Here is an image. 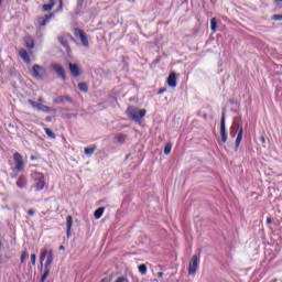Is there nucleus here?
I'll return each mask as SVG.
<instances>
[{
  "mask_svg": "<svg viewBox=\"0 0 282 282\" xmlns=\"http://www.w3.org/2000/svg\"><path fill=\"white\" fill-rule=\"evenodd\" d=\"M46 262L44 264V268H50L51 263H54V252L52 251V249L47 250V249H42L41 251V256H40V262L41 265H43V262Z\"/></svg>",
  "mask_w": 282,
  "mask_h": 282,
  "instance_id": "nucleus-2",
  "label": "nucleus"
},
{
  "mask_svg": "<svg viewBox=\"0 0 282 282\" xmlns=\"http://www.w3.org/2000/svg\"><path fill=\"white\" fill-rule=\"evenodd\" d=\"M37 111H44V113H50V111H52V108H50L48 106H45L43 104H40L37 106Z\"/></svg>",
  "mask_w": 282,
  "mask_h": 282,
  "instance_id": "nucleus-20",
  "label": "nucleus"
},
{
  "mask_svg": "<svg viewBox=\"0 0 282 282\" xmlns=\"http://www.w3.org/2000/svg\"><path fill=\"white\" fill-rule=\"evenodd\" d=\"M72 226H74V218L72 216L66 217V236L69 237L72 235Z\"/></svg>",
  "mask_w": 282,
  "mask_h": 282,
  "instance_id": "nucleus-14",
  "label": "nucleus"
},
{
  "mask_svg": "<svg viewBox=\"0 0 282 282\" xmlns=\"http://www.w3.org/2000/svg\"><path fill=\"white\" fill-rule=\"evenodd\" d=\"M48 276H50V267H44V273L42 274L40 282H45Z\"/></svg>",
  "mask_w": 282,
  "mask_h": 282,
  "instance_id": "nucleus-22",
  "label": "nucleus"
},
{
  "mask_svg": "<svg viewBox=\"0 0 282 282\" xmlns=\"http://www.w3.org/2000/svg\"><path fill=\"white\" fill-rule=\"evenodd\" d=\"M58 41L61 43V45H63V47H65V50H69V42H67V40H65V37L61 36L58 37Z\"/></svg>",
  "mask_w": 282,
  "mask_h": 282,
  "instance_id": "nucleus-23",
  "label": "nucleus"
},
{
  "mask_svg": "<svg viewBox=\"0 0 282 282\" xmlns=\"http://www.w3.org/2000/svg\"><path fill=\"white\" fill-rule=\"evenodd\" d=\"M169 87H177V74L171 73L167 77Z\"/></svg>",
  "mask_w": 282,
  "mask_h": 282,
  "instance_id": "nucleus-13",
  "label": "nucleus"
},
{
  "mask_svg": "<svg viewBox=\"0 0 282 282\" xmlns=\"http://www.w3.org/2000/svg\"><path fill=\"white\" fill-rule=\"evenodd\" d=\"M31 263H32V265H36V254L35 253L31 254Z\"/></svg>",
  "mask_w": 282,
  "mask_h": 282,
  "instance_id": "nucleus-33",
  "label": "nucleus"
},
{
  "mask_svg": "<svg viewBox=\"0 0 282 282\" xmlns=\"http://www.w3.org/2000/svg\"><path fill=\"white\" fill-rule=\"evenodd\" d=\"M24 43H25V47H28V50H34V39H32V36L26 35L24 37Z\"/></svg>",
  "mask_w": 282,
  "mask_h": 282,
  "instance_id": "nucleus-16",
  "label": "nucleus"
},
{
  "mask_svg": "<svg viewBox=\"0 0 282 282\" xmlns=\"http://www.w3.org/2000/svg\"><path fill=\"white\" fill-rule=\"evenodd\" d=\"M171 149H173V144L171 142L166 143L165 148H164V154L170 155L171 154Z\"/></svg>",
  "mask_w": 282,
  "mask_h": 282,
  "instance_id": "nucleus-26",
  "label": "nucleus"
},
{
  "mask_svg": "<svg viewBox=\"0 0 282 282\" xmlns=\"http://www.w3.org/2000/svg\"><path fill=\"white\" fill-rule=\"evenodd\" d=\"M51 67L52 70L55 72L59 78H62V80H67V75H65V68H63L61 64L54 63L51 65Z\"/></svg>",
  "mask_w": 282,
  "mask_h": 282,
  "instance_id": "nucleus-8",
  "label": "nucleus"
},
{
  "mask_svg": "<svg viewBox=\"0 0 282 282\" xmlns=\"http://www.w3.org/2000/svg\"><path fill=\"white\" fill-rule=\"evenodd\" d=\"M260 142H262V144H265V137H260Z\"/></svg>",
  "mask_w": 282,
  "mask_h": 282,
  "instance_id": "nucleus-38",
  "label": "nucleus"
},
{
  "mask_svg": "<svg viewBox=\"0 0 282 282\" xmlns=\"http://www.w3.org/2000/svg\"><path fill=\"white\" fill-rule=\"evenodd\" d=\"M164 91H166V88H161V89L159 90V94H164Z\"/></svg>",
  "mask_w": 282,
  "mask_h": 282,
  "instance_id": "nucleus-41",
  "label": "nucleus"
},
{
  "mask_svg": "<svg viewBox=\"0 0 282 282\" xmlns=\"http://www.w3.org/2000/svg\"><path fill=\"white\" fill-rule=\"evenodd\" d=\"M31 160H39V158H36L35 155H32Z\"/></svg>",
  "mask_w": 282,
  "mask_h": 282,
  "instance_id": "nucleus-43",
  "label": "nucleus"
},
{
  "mask_svg": "<svg viewBox=\"0 0 282 282\" xmlns=\"http://www.w3.org/2000/svg\"><path fill=\"white\" fill-rule=\"evenodd\" d=\"M54 102H56V105H61V104L65 102V97L59 96V97L54 99Z\"/></svg>",
  "mask_w": 282,
  "mask_h": 282,
  "instance_id": "nucleus-29",
  "label": "nucleus"
},
{
  "mask_svg": "<svg viewBox=\"0 0 282 282\" xmlns=\"http://www.w3.org/2000/svg\"><path fill=\"white\" fill-rule=\"evenodd\" d=\"M1 6H3V0H0V8H1Z\"/></svg>",
  "mask_w": 282,
  "mask_h": 282,
  "instance_id": "nucleus-48",
  "label": "nucleus"
},
{
  "mask_svg": "<svg viewBox=\"0 0 282 282\" xmlns=\"http://www.w3.org/2000/svg\"><path fill=\"white\" fill-rule=\"evenodd\" d=\"M210 28H212V31L217 32V18H212Z\"/></svg>",
  "mask_w": 282,
  "mask_h": 282,
  "instance_id": "nucleus-25",
  "label": "nucleus"
},
{
  "mask_svg": "<svg viewBox=\"0 0 282 282\" xmlns=\"http://www.w3.org/2000/svg\"><path fill=\"white\" fill-rule=\"evenodd\" d=\"M198 265H199V257H197V254H195L192 257V260L189 262L188 274L195 275L197 272Z\"/></svg>",
  "mask_w": 282,
  "mask_h": 282,
  "instance_id": "nucleus-7",
  "label": "nucleus"
},
{
  "mask_svg": "<svg viewBox=\"0 0 282 282\" xmlns=\"http://www.w3.org/2000/svg\"><path fill=\"white\" fill-rule=\"evenodd\" d=\"M99 282H109L108 278H102Z\"/></svg>",
  "mask_w": 282,
  "mask_h": 282,
  "instance_id": "nucleus-40",
  "label": "nucleus"
},
{
  "mask_svg": "<svg viewBox=\"0 0 282 282\" xmlns=\"http://www.w3.org/2000/svg\"><path fill=\"white\" fill-rule=\"evenodd\" d=\"M29 105H31V107H33L34 109H39L40 104L34 100L29 99Z\"/></svg>",
  "mask_w": 282,
  "mask_h": 282,
  "instance_id": "nucleus-32",
  "label": "nucleus"
},
{
  "mask_svg": "<svg viewBox=\"0 0 282 282\" xmlns=\"http://www.w3.org/2000/svg\"><path fill=\"white\" fill-rule=\"evenodd\" d=\"M267 224H272V218L268 217L267 218Z\"/></svg>",
  "mask_w": 282,
  "mask_h": 282,
  "instance_id": "nucleus-42",
  "label": "nucleus"
},
{
  "mask_svg": "<svg viewBox=\"0 0 282 282\" xmlns=\"http://www.w3.org/2000/svg\"><path fill=\"white\" fill-rule=\"evenodd\" d=\"M78 6H83V0H78Z\"/></svg>",
  "mask_w": 282,
  "mask_h": 282,
  "instance_id": "nucleus-44",
  "label": "nucleus"
},
{
  "mask_svg": "<svg viewBox=\"0 0 282 282\" xmlns=\"http://www.w3.org/2000/svg\"><path fill=\"white\" fill-rule=\"evenodd\" d=\"M65 100H66L67 102H72V97H69V95H65V96H64V102H65Z\"/></svg>",
  "mask_w": 282,
  "mask_h": 282,
  "instance_id": "nucleus-35",
  "label": "nucleus"
},
{
  "mask_svg": "<svg viewBox=\"0 0 282 282\" xmlns=\"http://www.w3.org/2000/svg\"><path fill=\"white\" fill-rule=\"evenodd\" d=\"M115 140L119 144H124V140H127V134L119 133L116 135Z\"/></svg>",
  "mask_w": 282,
  "mask_h": 282,
  "instance_id": "nucleus-19",
  "label": "nucleus"
},
{
  "mask_svg": "<svg viewBox=\"0 0 282 282\" xmlns=\"http://www.w3.org/2000/svg\"><path fill=\"white\" fill-rule=\"evenodd\" d=\"M219 144H226L228 142V132L226 131V112H223L220 119V140Z\"/></svg>",
  "mask_w": 282,
  "mask_h": 282,
  "instance_id": "nucleus-3",
  "label": "nucleus"
},
{
  "mask_svg": "<svg viewBox=\"0 0 282 282\" xmlns=\"http://www.w3.org/2000/svg\"><path fill=\"white\" fill-rule=\"evenodd\" d=\"M44 131L48 138H52L53 140L56 138V134L52 131V129L45 128Z\"/></svg>",
  "mask_w": 282,
  "mask_h": 282,
  "instance_id": "nucleus-27",
  "label": "nucleus"
},
{
  "mask_svg": "<svg viewBox=\"0 0 282 282\" xmlns=\"http://www.w3.org/2000/svg\"><path fill=\"white\" fill-rule=\"evenodd\" d=\"M36 191H43L45 188V176L41 172L34 174Z\"/></svg>",
  "mask_w": 282,
  "mask_h": 282,
  "instance_id": "nucleus-5",
  "label": "nucleus"
},
{
  "mask_svg": "<svg viewBox=\"0 0 282 282\" xmlns=\"http://www.w3.org/2000/svg\"><path fill=\"white\" fill-rule=\"evenodd\" d=\"M52 17H54L53 13L51 14H45L42 18H37V24L40 28H45V25H47V23H50V19H52Z\"/></svg>",
  "mask_w": 282,
  "mask_h": 282,
  "instance_id": "nucleus-11",
  "label": "nucleus"
},
{
  "mask_svg": "<svg viewBox=\"0 0 282 282\" xmlns=\"http://www.w3.org/2000/svg\"><path fill=\"white\" fill-rule=\"evenodd\" d=\"M17 186H19V188H25V186H28V178H25V176H20Z\"/></svg>",
  "mask_w": 282,
  "mask_h": 282,
  "instance_id": "nucleus-17",
  "label": "nucleus"
},
{
  "mask_svg": "<svg viewBox=\"0 0 282 282\" xmlns=\"http://www.w3.org/2000/svg\"><path fill=\"white\" fill-rule=\"evenodd\" d=\"M30 254H28V250H24L21 254V263H23Z\"/></svg>",
  "mask_w": 282,
  "mask_h": 282,
  "instance_id": "nucleus-30",
  "label": "nucleus"
},
{
  "mask_svg": "<svg viewBox=\"0 0 282 282\" xmlns=\"http://www.w3.org/2000/svg\"><path fill=\"white\" fill-rule=\"evenodd\" d=\"M94 151H96V145H94L93 148H85L84 153L86 155H94Z\"/></svg>",
  "mask_w": 282,
  "mask_h": 282,
  "instance_id": "nucleus-28",
  "label": "nucleus"
},
{
  "mask_svg": "<svg viewBox=\"0 0 282 282\" xmlns=\"http://www.w3.org/2000/svg\"><path fill=\"white\" fill-rule=\"evenodd\" d=\"M39 102H43V99L40 98V99H39Z\"/></svg>",
  "mask_w": 282,
  "mask_h": 282,
  "instance_id": "nucleus-49",
  "label": "nucleus"
},
{
  "mask_svg": "<svg viewBox=\"0 0 282 282\" xmlns=\"http://www.w3.org/2000/svg\"><path fill=\"white\" fill-rule=\"evenodd\" d=\"M54 6H56V1L51 0L48 4H43L42 10L44 12H51L52 8H54Z\"/></svg>",
  "mask_w": 282,
  "mask_h": 282,
  "instance_id": "nucleus-18",
  "label": "nucleus"
},
{
  "mask_svg": "<svg viewBox=\"0 0 282 282\" xmlns=\"http://www.w3.org/2000/svg\"><path fill=\"white\" fill-rule=\"evenodd\" d=\"M68 67L70 69V74H72V76H74V78H78V76H80V68L78 67V65L69 63Z\"/></svg>",
  "mask_w": 282,
  "mask_h": 282,
  "instance_id": "nucleus-12",
  "label": "nucleus"
},
{
  "mask_svg": "<svg viewBox=\"0 0 282 282\" xmlns=\"http://www.w3.org/2000/svg\"><path fill=\"white\" fill-rule=\"evenodd\" d=\"M128 118L134 122H140L144 116H147L145 109H138L133 106L128 107L127 109Z\"/></svg>",
  "mask_w": 282,
  "mask_h": 282,
  "instance_id": "nucleus-1",
  "label": "nucleus"
},
{
  "mask_svg": "<svg viewBox=\"0 0 282 282\" xmlns=\"http://www.w3.org/2000/svg\"><path fill=\"white\" fill-rule=\"evenodd\" d=\"M78 89H79V91L87 93L89 87L87 86V83H79L78 84Z\"/></svg>",
  "mask_w": 282,
  "mask_h": 282,
  "instance_id": "nucleus-24",
  "label": "nucleus"
},
{
  "mask_svg": "<svg viewBox=\"0 0 282 282\" xmlns=\"http://www.w3.org/2000/svg\"><path fill=\"white\" fill-rule=\"evenodd\" d=\"M74 34L75 36H78L80 39L82 45H84V47H89V39L87 37V33H85V31H83L82 29L75 28Z\"/></svg>",
  "mask_w": 282,
  "mask_h": 282,
  "instance_id": "nucleus-4",
  "label": "nucleus"
},
{
  "mask_svg": "<svg viewBox=\"0 0 282 282\" xmlns=\"http://www.w3.org/2000/svg\"><path fill=\"white\" fill-rule=\"evenodd\" d=\"M13 160L15 162V171H23V166H24V162H23V156L21 155V153L15 152L13 154Z\"/></svg>",
  "mask_w": 282,
  "mask_h": 282,
  "instance_id": "nucleus-9",
  "label": "nucleus"
},
{
  "mask_svg": "<svg viewBox=\"0 0 282 282\" xmlns=\"http://www.w3.org/2000/svg\"><path fill=\"white\" fill-rule=\"evenodd\" d=\"M104 213H105V207H99L98 209H96L94 213L95 219H100Z\"/></svg>",
  "mask_w": 282,
  "mask_h": 282,
  "instance_id": "nucleus-21",
  "label": "nucleus"
},
{
  "mask_svg": "<svg viewBox=\"0 0 282 282\" xmlns=\"http://www.w3.org/2000/svg\"><path fill=\"white\" fill-rule=\"evenodd\" d=\"M32 76L33 78H37L39 80L45 78V69L43 68V66L34 64L32 68Z\"/></svg>",
  "mask_w": 282,
  "mask_h": 282,
  "instance_id": "nucleus-6",
  "label": "nucleus"
},
{
  "mask_svg": "<svg viewBox=\"0 0 282 282\" xmlns=\"http://www.w3.org/2000/svg\"><path fill=\"white\" fill-rule=\"evenodd\" d=\"M231 105H235V99L229 100Z\"/></svg>",
  "mask_w": 282,
  "mask_h": 282,
  "instance_id": "nucleus-45",
  "label": "nucleus"
},
{
  "mask_svg": "<svg viewBox=\"0 0 282 282\" xmlns=\"http://www.w3.org/2000/svg\"><path fill=\"white\" fill-rule=\"evenodd\" d=\"M273 21H282V15L281 14H274L273 15Z\"/></svg>",
  "mask_w": 282,
  "mask_h": 282,
  "instance_id": "nucleus-34",
  "label": "nucleus"
},
{
  "mask_svg": "<svg viewBox=\"0 0 282 282\" xmlns=\"http://www.w3.org/2000/svg\"><path fill=\"white\" fill-rule=\"evenodd\" d=\"M127 279L124 276H119L115 282H124Z\"/></svg>",
  "mask_w": 282,
  "mask_h": 282,
  "instance_id": "nucleus-36",
  "label": "nucleus"
},
{
  "mask_svg": "<svg viewBox=\"0 0 282 282\" xmlns=\"http://www.w3.org/2000/svg\"><path fill=\"white\" fill-rule=\"evenodd\" d=\"M59 250H65V247L64 246H59Z\"/></svg>",
  "mask_w": 282,
  "mask_h": 282,
  "instance_id": "nucleus-46",
  "label": "nucleus"
},
{
  "mask_svg": "<svg viewBox=\"0 0 282 282\" xmlns=\"http://www.w3.org/2000/svg\"><path fill=\"white\" fill-rule=\"evenodd\" d=\"M156 276H158L159 279H162V278L164 276V272H159V273H156Z\"/></svg>",
  "mask_w": 282,
  "mask_h": 282,
  "instance_id": "nucleus-37",
  "label": "nucleus"
},
{
  "mask_svg": "<svg viewBox=\"0 0 282 282\" xmlns=\"http://www.w3.org/2000/svg\"><path fill=\"white\" fill-rule=\"evenodd\" d=\"M139 272L141 274H147V264L139 265Z\"/></svg>",
  "mask_w": 282,
  "mask_h": 282,
  "instance_id": "nucleus-31",
  "label": "nucleus"
},
{
  "mask_svg": "<svg viewBox=\"0 0 282 282\" xmlns=\"http://www.w3.org/2000/svg\"><path fill=\"white\" fill-rule=\"evenodd\" d=\"M19 56L21 59L24 61V63H26V64L31 63L30 55L28 54V51H25L24 48H21L19 51Z\"/></svg>",
  "mask_w": 282,
  "mask_h": 282,
  "instance_id": "nucleus-15",
  "label": "nucleus"
},
{
  "mask_svg": "<svg viewBox=\"0 0 282 282\" xmlns=\"http://www.w3.org/2000/svg\"><path fill=\"white\" fill-rule=\"evenodd\" d=\"M28 214H29L30 216L34 215V209H29Z\"/></svg>",
  "mask_w": 282,
  "mask_h": 282,
  "instance_id": "nucleus-39",
  "label": "nucleus"
},
{
  "mask_svg": "<svg viewBox=\"0 0 282 282\" xmlns=\"http://www.w3.org/2000/svg\"><path fill=\"white\" fill-rule=\"evenodd\" d=\"M238 134L236 138V151L239 149V144H241V140H243V123L237 122Z\"/></svg>",
  "mask_w": 282,
  "mask_h": 282,
  "instance_id": "nucleus-10",
  "label": "nucleus"
},
{
  "mask_svg": "<svg viewBox=\"0 0 282 282\" xmlns=\"http://www.w3.org/2000/svg\"><path fill=\"white\" fill-rule=\"evenodd\" d=\"M275 3H282V0H275Z\"/></svg>",
  "mask_w": 282,
  "mask_h": 282,
  "instance_id": "nucleus-47",
  "label": "nucleus"
}]
</instances>
